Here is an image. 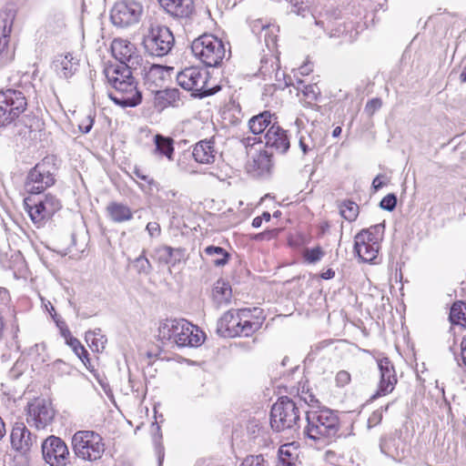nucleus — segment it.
<instances>
[{
  "instance_id": "f257e3e1",
  "label": "nucleus",
  "mask_w": 466,
  "mask_h": 466,
  "mask_svg": "<svg viewBox=\"0 0 466 466\" xmlns=\"http://www.w3.org/2000/svg\"><path fill=\"white\" fill-rule=\"evenodd\" d=\"M306 414L307 425L303 435L315 442L328 445L339 438L340 420L338 411L322 407L314 410H303Z\"/></svg>"
},
{
  "instance_id": "f03ea898",
  "label": "nucleus",
  "mask_w": 466,
  "mask_h": 466,
  "mask_svg": "<svg viewBox=\"0 0 466 466\" xmlns=\"http://www.w3.org/2000/svg\"><path fill=\"white\" fill-rule=\"evenodd\" d=\"M158 338L164 345L198 347L204 342L205 334L184 319H167L159 324Z\"/></svg>"
},
{
  "instance_id": "7ed1b4c3",
  "label": "nucleus",
  "mask_w": 466,
  "mask_h": 466,
  "mask_svg": "<svg viewBox=\"0 0 466 466\" xmlns=\"http://www.w3.org/2000/svg\"><path fill=\"white\" fill-rule=\"evenodd\" d=\"M302 406L293 399L280 397L271 407L270 427L274 431L298 432L300 426V414Z\"/></svg>"
},
{
  "instance_id": "20e7f679",
  "label": "nucleus",
  "mask_w": 466,
  "mask_h": 466,
  "mask_svg": "<svg viewBox=\"0 0 466 466\" xmlns=\"http://www.w3.org/2000/svg\"><path fill=\"white\" fill-rule=\"evenodd\" d=\"M209 78V72L199 66L186 67L177 75V84L199 98L212 96L220 89L218 86L210 84Z\"/></svg>"
},
{
  "instance_id": "39448f33",
  "label": "nucleus",
  "mask_w": 466,
  "mask_h": 466,
  "mask_svg": "<svg viewBox=\"0 0 466 466\" xmlns=\"http://www.w3.org/2000/svg\"><path fill=\"white\" fill-rule=\"evenodd\" d=\"M55 156H47L32 167L25 181V190L29 195H40L56 182Z\"/></svg>"
},
{
  "instance_id": "423d86ee",
  "label": "nucleus",
  "mask_w": 466,
  "mask_h": 466,
  "mask_svg": "<svg viewBox=\"0 0 466 466\" xmlns=\"http://www.w3.org/2000/svg\"><path fill=\"white\" fill-rule=\"evenodd\" d=\"M71 444L76 457L90 462L100 460L106 451L103 438L94 431H76Z\"/></svg>"
},
{
  "instance_id": "0eeeda50",
  "label": "nucleus",
  "mask_w": 466,
  "mask_h": 466,
  "mask_svg": "<svg viewBox=\"0 0 466 466\" xmlns=\"http://www.w3.org/2000/svg\"><path fill=\"white\" fill-rule=\"evenodd\" d=\"M193 55L206 66L216 67L226 56L225 45L221 39L211 34H204L191 45Z\"/></svg>"
},
{
  "instance_id": "6e6552de",
  "label": "nucleus",
  "mask_w": 466,
  "mask_h": 466,
  "mask_svg": "<svg viewBox=\"0 0 466 466\" xmlns=\"http://www.w3.org/2000/svg\"><path fill=\"white\" fill-rule=\"evenodd\" d=\"M26 107L27 98L22 89L0 90V127H7L15 123Z\"/></svg>"
},
{
  "instance_id": "1a4fd4ad",
  "label": "nucleus",
  "mask_w": 466,
  "mask_h": 466,
  "mask_svg": "<svg viewBox=\"0 0 466 466\" xmlns=\"http://www.w3.org/2000/svg\"><path fill=\"white\" fill-rule=\"evenodd\" d=\"M60 200L52 194L29 195L24 198V208L32 222L40 226L61 208Z\"/></svg>"
},
{
  "instance_id": "9d476101",
  "label": "nucleus",
  "mask_w": 466,
  "mask_h": 466,
  "mask_svg": "<svg viewBox=\"0 0 466 466\" xmlns=\"http://www.w3.org/2000/svg\"><path fill=\"white\" fill-rule=\"evenodd\" d=\"M175 37L169 28L162 25L151 24L143 38L145 52L150 56L163 57L169 54Z\"/></svg>"
},
{
  "instance_id": "9b49d317",
  "label": "nucleus",
  "mask_w": 466,
  "mask_h": 466,
  "mask_svg": "<svg viewBox=\"0 0 466 466\" xmlns=\"http://www.w3.org/2000/svg\"><path fill=\"white\" fill-rule=\"evenodd\" d=\"M143 15V5L136 0H119L110 11L114 25L126 28L137 24Z\"/></svg>"
},
{
  "instance_id": "f8f14e48",
  "label": "nucleus",
  "mask_w": 466,
  "mask_h": 466,
  "mask_svg": "<svg viewBox=\"0 0 466 466\" xmlns=\"http://www.w3.org/2000/svg\"><path fill=\"white\" fill-rule=\"evenodd\" d=\"M113 92L108 93L109 98L116 104L123 108L135 107L142 101V94L137 89L135 78L128 80L118 81L117 78L113 77Z\"/></svg>"
},
{
  "instance_id": "ddd939ff",
  "label": "nucleus",
  "mask_w": 466,
  "mask_h": 466,
  "mask_svg": "<svg viewBox=\"0 0 466 466\" xmlns=\"http://www.w3.org/2000/svg\"><path fill=\"white\" fill-rule=\"evenodd\" d=\"M45 461L50 466H66L69 451L66 442L54 435L47 437L41 445Z\"/></svg>"
},
{
  "instance_id": "4468645a",
  "label": "nucleus",
  "mask_w": 466,
  "mask_h": 466,
  "mask_svg": "<svg viewBox=\"0 0 466 466\" xmlns=\"http://www.w3.org/2000/svg\"><path fill=\"white\" fill-rule=\"evenodd\" d=\"M55 410L50 402L44 399H36L27 404L26 421L37 430H43L53 421Z\"/></svg>"
},
{
  "instance_id": "2eb2a0df",
  "label": "nucleus",
  "mask_w": 466,
  "mask_h": 466,
  "mask_svg": "<svg viewBox=\"0 0 466 466\" xmlns=\"http://www.w3.org/2000/svg\"><path fill=\"white\" fill-rule=\"evenodd\" d=\"M111 51L121 65L138 67L143 61L142 56L137 52L135 45L125 39H114L111 44Z\"/></svg>"
},
{
  "instance_id": "dca6fc26",
  "label": "nucleus",
  "mask_w": 466,
  "mask_h": 466,
  "mask_svg": "<svg viewBox=\"0 0 466 466\" xmlns=\"http://www.w3.org/2000/svg\"><path fill=\"white\" fill-rule=\"evenodd\" d=\"M13 20L11 11L0 13V67L11 62L15 56L14 49L8 45Z\"/></svg>"
},
{
  "instance_id": "f3484780",
  "label": "nucleus",
  "mask_w": 466,
  "mask_h": 466,
  "mask_svg": "<svg viewBox=\"0 0 466 466\" xmlns=\"http://www.w3.org/2000/svg\"><path fill=\"white\" fill-rule=\"evenodd\" d=\"M377 362L380 378L378 390L371 396V400H376L392 392L398 381L394 366L389 358L380 359Z\"/></svg>"
},
{
  "instance_id": "a211bd4d",
  "label": "nucleus",
  "mask_w": 466,
  "mask_h": 466,
  "mask_svg": "<svg viewBox=\"0 0 466 466\" xmlns=\"http://www.w3.org/2000/svg\"><path fill=\"white\" fill-rule=\"evenodd\" d=\"M36 435L33 434L24 422L17 421L13 425L10 433L11 446L16 451L26 454L36 446Z\"/></svg>"
},
{
  "instance_id": "6ab92c4d",
  "label": "nucleus",
  "mask_w": 466,
  "mask_h": 466,
  "mask_svg": "<svg viewBox=\"0 0 466 466\" xmlns=\"http://www.w3.org/2000/svg\"><path fill=\"white\" fill-rule=\"evenodd\" d=\"M266 147L271 149V153L285 154L290 147L288 133L279 124L272 125L264 135Z\"/></svg>"
},
{
  "instance_id": "aec40b11",
  "label": "nucleus",
  "mask_w": 466,
  "mask_h": 466,
  "mask_svg": "<svg viewBox=\"0 0 466 466\" xmlns=\"http://www.w3.org/2000/svg\"><path fill=\"white\" fill-rule=\"evenodd\" d=\"M257 311V308H254L253 309H240L241 324H239V329L234 332V334H237V337H249L261 328L265 320V317L254 315L253 312Z\"/></svg>"
},
{
  "instance_id": "412c9836",
  "label": "nucleus",
  "mask_w": 466,
  "mask_h": 466,
  "mask_svg": "<svg viewBox=\"0 0 466 466\" xmlns=\"http://www.w3.org/2000/svg\"><path fill=\"white\" fill-rule=\"evenodd\" d=\"M313 19L315 20V24L323 28L329 37L340 38L341 43L352 41L351 33L353 25L351 23L331 20H317L315 17H313Z\"/></svg>"
},
{
  "instance_id": "4be33fe9",
  "label": "nucleus",
  "mask_w": 466,
  "mask_h": 466,
  "mask_svg": "<svg viewBox=\"0 0 466 466\" xmlns=\"http://www.w3.org/2000/svg\"><path fill=\"white\" fill-rule=\"evenodd\" d=\"M240 321V309L228 310L218 320L217 333L223 338H235L237 337V334H234V332L239 329V324H241Z\"/></svg>"
},
{
  "instance_id": "5701e85b",
  "label": "nucleus",
  "mask_w": 466,
  "mask_h": 466,
  "mask_svg": "<svg viewBox=\"0 0 466 466\" xmlns=\"http://www.w3.org/2000/svg\"><path fill=\"white\" fill-rule=\"evenodd\" d=\"M154 258L161 264L175 267L186 259V249L183 248H171L160 246L155 248Z\"/></svg>"
},
{
  "instance_id": "b1692460",
  "label": "nucleus",
  "mask_w": 466,
  "mask_h": 466,
  "mask_svg": "<svg viewBox=\"0 0 466 466\" xmlns=\"http://www.w3.org/2000/svg\"><path fill=\"white\" fill-rule=\"evenodd\" d=\"M214 140L205 139L198 142L193 148V157L200 164H213L216 160L218 151L214 146Z\"/></svg>"
},
{
  "instance_id": "393cba45",
  "label": "nucleus",
  "mask_w": 466,
  "mask_h": 466,
  "mask_svg": "<svg viewBox=\"0 0 466 466\" xmlns=\"http://www.w3.org/2000/svg\"><path fill=\"white\" fill-rule=\"evenodd\" d=\"M53 64L56 75L66 79L74 76L79 66L78 59L74 57L71 53L56 56Z\"/></svg>"
},
{
  "instance_id": "a878e982",
  "label": "nucleus",
  "mask_w": 466,
  "mask_h": 466,
  "mask_svg": "<svg viewBox=\"0 0 466 466\" xmlns=\"http://www.w3.org/2000/svg\"><path fill=\"white\" fill-rule=\"evenodd\" d=\"M160 5L171 15L188 17L194 11L193 0H158Z\"/></svg>"
},
{
  "instance_id": "bb28decb",
  "label": "nucleus",
  "mask_w": 466,
  "mask_h": 466,
  "mask_svg": "<svg viewBox=\"0 0 466 466\" xmlns=\"http://www.w3.org/2000/svg\"><path fill=\"white\" fill-rule=\"evenodd\" d=\"M286 86H292L299 92H301L303 97L305 98L307 105L310 107H313L316 106L314 104V102L319 99V97L320 96V94H321L320 89L317 86V84L305 85L304 81L301 79H298L297 83L294 84L292 82V78L290 76H289L288 79H286Z\"/></svg>"
},
{
  "instance_id": "cd10ccee",
  "label": "nucleus",
  "mask_w": 466,
  "mask_h": 466,
  "mask_svg": "<svg viewBox=\"0 0 466 466\" xmlns=\"http://www.w3.org/2000/svg\"><path fill=\"white\" fill-rule=\"evenodd\" d=\"M106 210L107 217L114 223H124L133 218V211L122 202L112 201L107 205Z\"/></svg>"
},
{
  "instance_id": "c85d7f7f",
  "label": "nucleus",
  "mask_w": 466,
  "mask_h": 466,
  "mask_svg": "<svg viewBox=\"0 0 466 466\" xmlns=\"http://www.w3.org/2000/svg\"><path fill=\"white\" fill-rule=\"evenodd\" d=\"M276 124H278L276 117L270 112L264 111L249 119L248 127L252 134L260 135L265 130L267 131L270 126Z\"/></svg>"
},
{
  "instance_id": "c756f323",
  "label": "nucleus",
  "mask_w": 466,
  "mask_h": 466,
  "mask_svg": "<svg viewBox=\"0 0 466 466\" xmlns=\"http://www.w3.org/2000/svg\"><path fill=\"white\" fill-rule=\"evenodd\" d=\"M212 297L217 307L228 305L232 297L231 287L222 279L218 280L212 289Z\"/></svg>"
},
{
  "instance_id": "7c9ffc66",
  "label": "nucleus",
  "mask_w": 466,
  "mask_h": 466,
  "mask_svg": "<svg viewBox=\"0 0 466 466\" xmlns=\"http://www.w3.org/2000/svg\"><path fill=\"white\" fill-rule=\"evenodd\" d=\"M271 154L267 150L259 151L252 158L250 170L255 172L257 176H263L269 172L272 167Z\"/></svg>"
},
{
  "instance_id": "2f4dec72",
  "label": "nucleus",
  "mask_w": 466,
  "mask_h": 466,
  "mask_svg": "<svg viewBox=\"0 0 466 466\" xmlns=\"http://www.w3.org/2000/svg\"><path fill=\"white\" fill-rule=\"evenodd\" d=\"M137 67H130L127 65L111 66L105 69L106 77L110 85H113V77L118 81L128 80L133 78L132 71Z\"/></svg>"
},
{
  "instance_id": "473e14b6",
  "label": "nucleus",
  "mask_w": 466,
  "mask_h": 466,
  "mask_svg": "<svg viewBox=\"0 0 466 466\" xmlns=\"http://www.w3.org/2000/svg\"><path fill=\"white\" fill-rule=\"evenodd\" d=\"M156 100L158 106L162 107L168 106H177L179 102V91L177 88L159 90L156 94Z\"/></svg>"
},
{
  "instance_id": "72a5a7b5",
  "label": "nucleus",
  "mask_w": 466,
  "mask_h": 466,
  "mask_svg": "<svg viewBox=\"0 0 466 466\" xmlns=\"http://www.w3.org/2000/svg\"><path fill=\"white\" fill-rule=\"evenodd\" d=\"M380 246L360 244L354 241V251L363 262H372L378 256Z\"/></svg>"
},
{
  "instance_id": "f704fd0d",
  "label": "nucleus",
  "mask_w": 466,
  "mask_h": 466,
  "mask_svg": "<svg viewBox=\"0 0 466 466\" xmlns=\"http://www.w3.org/2000/svg\"><path fill=\"white\" fill-rule=\"evenodd\" d=\"M154 140L156 145V151L159 155L165 156L168 160H172L174 154L173 139L162 135H156Z\"/></svg>"
},
{
  "instance_id": "c9c22d12",
  "label": "nucleus",
  "mask_w": 466,
  "mask_h": 466,
  "mask_svg": "<svg viewBox=\"0 0 466 466\" xmlns=\"http://www.w3.org/2000/svg\"><path fill=\"white\" fill-rule=\"evenodd\" d=\"M204 252L210 257H213V264L217 267L225 266L229 259L228 252L221 247L217 246H208Z\"/></svg>"
},
{
  "instance_id": "e433bc0d",
  "label": "nucleus",
  "mask_w": 466,
  "mask_h": 466,
  "mask_svg": "<svg viewBox=\"0 0 466 466\" xmlns=\"http://www.w3.org/2000/svg\"><path fill=\"white\" fill-rule=\"evenodd\" d=\"M450 320L453 324L466 325V303L456 301L452 304L450 310Z\"/></svg>"
},
{
  "instance_id": "4c0bfd02",
  "label": "nucleus",
  "mask_w": 466,
  "mask_h": 466,
  "mask_svg": "<svg viewBox=\"0 0 466 466\" xmlns=\"http://www.w3.org/2000/svg\"><path fill=\"white\" fill-rule=\"evenodd\" d=\"M299 147L303 155H307L309 152L320 147L322 146L321 140H317L313 137V134L301 135L299 141Z\"/></svg>"
},
{
  "instance_id": "58836bf2",
  "label": "nucleus",
  "mask_w": 466,
  "mask_h": 466,
  "mask_svg": "<svg viewBox=\"0 0 466 466\" xmlns=\"http://www.w3.org/2000/svg\"><path fill=\"white\" fill-rule=\"evenodd\" d=\"M86 340L91 342L92 347H94L96 351L104 350L106 343V338L102 334L100 329L86 331Z\"/></svg>"
},
{
  "instance_id": "ea45409f",
  "label": "nucleus",
  "mask_w": 466,
  "mask_h": 466,
  "mask_svg": "<svg viewBox=\"0 0 466 466\" xmlns=\"http://www.w3.org/2000/svg\"><path fill=\"white\" fill-rule=\"evenodd\" d=\"M298 397L299 401H304L308 406L312 408L318 407L320 409L319 407V400L316 398L312 390L306 384H303L300 389H299Z\"/></svg>"
},
{
  "instance_id": "a19ab883",
  "label": "nucleus",
  "mask_w": 466,
  "mask_h": 466,
  "mask_svg": "<svg viewBox=\"0 0 466 466\" xmlns=\"http://www.w3.org/2000/svg\"><path fill=\"white\" fill-rule=\"evenodd\" d=\"M340 215L349 221H354L359 215V206L350 200H346L340 206Z\"/></svg>"
},
{
  "instance_id": "79ce46f5",
  "label": "nucleus",
  "mask_w": 466,
  "mask_h": 466,
  "mask_svg": "<svg viewBox=\"0 0 466 466\" xmlns=\"http://www.w3.org/2000/svg\"><path fill=\"white\" fill-rule=\"evenodd\" d=\"M133 267L138 274L148 275L151 272L152 266L145 256V250H143L139 257L134 259Z\"/></svg>"
},
{
  "instance_id": "37998d69",
  "label": "nucleus",
  "mask_w": 466,
  "mask_h": 466,
  "mask_svg": "<svg viewBox=\"0 0 466 466\" xmlns=\"http://www.w3.org/2000/svg\"><path fill=\"white\" fill-rule=\"evenodd\" d=\"M66 344L70 346L76 355L85 363V360H88V352L81 342L75 337L67 338Z\"/></svg>"
},
{
  "instance_id": "c03bdc74",
  "label": "nucleus",
  "mask_w": 466,
  "mask_h": 466,
  "mask_svg": "<svg viewBox=\"0 0 466 466\" xmlns=\"http://www.w3.org/2000/svg\"><path fill=\"white\" fill-rule=\"evenodd\" d=\"M240 466H268L264 455H248L241 462Z\"/></svg>"
},
{
  "instance_id": "a18cd8bd",
  "label": "nucleus",
  "mask_w": 466,
  "mask_h": 466,
  "mask_svg": "<svg viewBox=\"0 0 466 466\" xmlns=\"http://www.w3.org/2000/svg\"><path fill=\"white\" fill-rule=\"evenodd\" d=\"M324 256V252L320 247L308 248L304 252V258L309 263H316L319 261Z\"/></svg>"
},
{
  "instance_id": "49530a36",
  "label": "nucleus",
  "mask_w": 466,
  "mask_h": 466,
  "mask_svg": "<svg viewBox=\"0 0 466 466\" xmlns=\"http://www.w3.org/2000/svg\"><path fill=\"white\" fill-rule=\"evenodd\" d=\"M390 403H388L386 406L374 410L370 414V416L368 419V427L369 428L375 427L381 422L382 417H383V411H387L390 408Z\"/></svg>"
},
{
  "instance_id": "de8ad7c7",
  "label": "nucleus",
  "mask_w": 466,
  "mask_h": 466,
  "mask_svg": "<svg viewBox=\"0 0 466 466\" xmlns=\"http://www.w3.org/2000/svg\"><path fill=\"white\" fill-rule=\"evenodd\" d=\"M290 4L291 13H295L296 15L303 17L307 16L309 13V5L304 2V0H290Z\"/></svg>"
},
{
  "instance_id": "09e8293b",
  "label": "nucleus",
  "mask_w": 466,
  "mask_h": 466,
  "mask_svg": "<svg viewBox=\"0 0 466 466\" xmlns=\"http://www.w3.org/2000/svg\"><path fill=\"white\" fill-rule=\"evenodd\" d=\"M396 206L397 197L393 193L388 194L380 202V208L387 211H393Z\"/></svg>"
},
{
  "instance_id": "8fccbe9b",
  "label": "nucleus",
  "mask_w": 466,
  "mask_h": 466,
  "mask_svg": "<svg viewBox=\"0 0 466 466\" xmlns=\"http://www.w3.org/2000/svg\"><path fill=\"white\" fill-rule=\"evenodd\" d=\"M364 230L375 239V243H380L383 238L384 224H376Z\"/></svg>"
},
{
  "instance_id": "3c124183",
  "label": "nucleus",
  "mask_w": 466,
  "mask_h": 466,
  "mask_svg": "<svg viewBox=\"0 0 466 466\" xmlns=\"http://www.w3.org/2000/svg\"><path fill=\"white\" fill-rule=\"evenodd\" d=\"M354 241L360 244L367 243L369 245L380 246V243H375V239L363 229L355 236Z\"/></svg>"
},
{
  "instance_id": "603ef678",
  "label": "nucleus",
  "mask_w": 466,
  "mask_h": 466,
  "mask_svg": "<svg viewBox=\"0 0 466 466\" xmlns=\"http://www.w3.org/2000/svg\"><path fill=\"white\" fill-rule=\"evenodd\" d=\"M382 106V102L380 98H372L366 104L365 111L368 115H373Z\"/></svg>"
},
{
  "instance_id": "864d4df0",
  "label": "nucleus",
  "mask_w": 466,
  "mask_h": 466,
  "mask_svg": "<svg viewBox=\"0 0 466 466\" xmlns=\"http://www.w3.org/2000/svg\"><path fill=\"white\" fill-rule=\"evenodd\" d=\"M285 460V461H295L296 458L292 456L289 445H283L279 449L278 451V460Z\"/></svg>"
},
{
  "instance_id": "5fc2aeb1",
  "label": "nucleus",
  "mask_w": 466,
  "mask_h": 466,
  "mask_svg": "<svg viewBox=\"0 0 466 466\" xmlns=\"http://www.w3.org/2000/svg\"><path fill=\"white\" fill-rule=\"evenodd\" d=\"M350 380V375L346 370H340L336 375V383L339 387L347 385Z\"/></svg>"
},
{
  "instance_id": "6e6d98bb",
  "label": "nucleus",
  "mask_w": 466,
  "mask_h": 466,
  "mask_svg": "<svg viewBox=\"0 0 466 466\" xmlns=\"http://www.w3.org/2000/svg\"><path fill=\"white\" fill-rule=\"evenodd\" d=\"M94 125V118L91 116H86L78 126L83 134H87L91 131Z\"/></svg>"
},
{
  "instance_id": "4d7b16f0",
  "label": "nucleus",
  "mask_w": 466,
  "mask_h": 466,
  "mask_svg": "<svg viewBox=\"0 0 466 466\" xmlns=\"http://www.w3.org/2000/svg\"><path fill=\"white\" fill-rule=\"evenodd\" d=\"M146 229L152 238L158 236L161 231L160 226L157 222H148Z\"/></svg>"
},
{
  "instance_id": "13d9d810",
  "label": "nucleus",
  "mask_w": 466,
  "mask_h": 466,
  "mask_svg": "<svg viewBox=\"0 0 466 466\" xmlns=\"http://www.w3.org/2000/svg\"><path fill=\"white\" fill-rule=\"evenodd\" d=\"M275 231L276 230L274 229V230H270V231H264V232L258 233L254 236L253 239H255V240L270 239L272 237H274L276 235Z\"/></svg>"
},
{
  "instance_id": "bf43d9fd",
  "label": "nucleus",
  "mask_w": 466,
  "mask_h": 466,
  "mask_svg": "<svg viewBox=\"0 0 466 466\" xmlns=\"http://www.w3.org/2000/svg\"><path fill=\"white\" fill-rule=\"evenodd\" d=\"M56 322L57 323V326L60 328L61 334L66 339V341L67 340V338L73 337L71 335V332L69 331V329L66 326L65 322L62 321L61 324L59 323L58 320H56Z\"/></svg>"
},
{
  "instance_id": "052dcab7",
  "label": "nucleus",
  "mask_w": 466,
  "mask_h": 466,
  "mask_svg": "<svg viewBox=\"0 0 466 466\" xmlns=\"http://www.w3.org/2000/svg\"><path fill=\"white\" fill-rule=\"evenodd\" d=\"M9 300V292L5 288H0V304H6Z\"/></svg>"
},
{
  "instance_id": "680f3d73",
  "label": "nucleus",
  "mask_w": 466,
  "mask_h": 466,
  "mask_svg": "<svg viewBox=\"0 0 466 466\" xmlns=\"http://www.w3.org/2000/svg\"><path fill=\"white\" fill-rule=\"evenodd\" d=\"M381 175H378L372 181V187L375 189V191H378L379 189L382 188L384 187V182L381 181L380 177Z\"/></svg>"
},
{
  "instance_id": "e2e57ef3",
  "label": "nucleus",
  "mask_w": 466,
  "mask_h": 466,
  "mask_svg": "<svg viewBox=\"0 0 466 466\" xmlns=\"http://www.w3.org/2000/svg\"><path fill=\"white\" fill-rule=\"evenodd\" d=\"M162 71H163V66H157V65H152L147 73V76H150L151 75L160 74V73H162Z\"/></svg>"
},
{
  "instance_id": "0e129e2a",
  "label": "nucleus",
  "mask_w": 466,
  "mask_h": 466,
  "mask_svg": "<svg viewBox=\"0 0 466 466\" xmlns=\"http://www.w3.org/2000/svg\"><path fill=\"white\" fill-rule=\"evenodd\" d=\"M320 277L323 279H331L335 277V271L332 268H328L326 271L321 273Z\"/></svg>"
},
{
  "instance_id": "69168bd1",
  "label": "nucleus",
  "mask_w": 466,
  "mask_h": 466,
  "mask_svg": "<svg viewBox=\"0 0 466 466\" xmlns=\"http://www.w3.org/2000/svg\"><path fill=\"white\" fill-rule=\"evenodd\" d=\"M257 142H258L257 137H245L242 139V143L246 147L253 146Z\"/></svg>"
},
{
  "instance_id": "338daca9",
  "label": "nucleus",
  "mask_w": 466,
  "mask_h": 466,
  "mask_svg": "<svg viewBox=\"0 0 466 466\" xmlns=\"http://www.w3.org/2000/svg\"><path fill=\"white\" fill-rule=\"evenodd\" d=\"M277 466H296L295 461L278 460Z\"/></svg>"
},
{
  "instance_id": "774afa93",
  "label": "nucleus",
  "mask_w": 466,
  "mask_h": 466,
  "mask_svg": "<svg viewBox=\"0 0 466 466\" xmlns=\"http://www.w3.org/2000/svg\"><path fill=\"white\" fill-rule=\"evenodd\" d=\"M134 173H135V175H136L138 178H140V179H142V180H144V181H147V182H148V183L150 182V181H149V177H148V176L142 174V172H141L139 169L136 168V169H135V171H134Z\"/></svg>"
}]
</instances>
